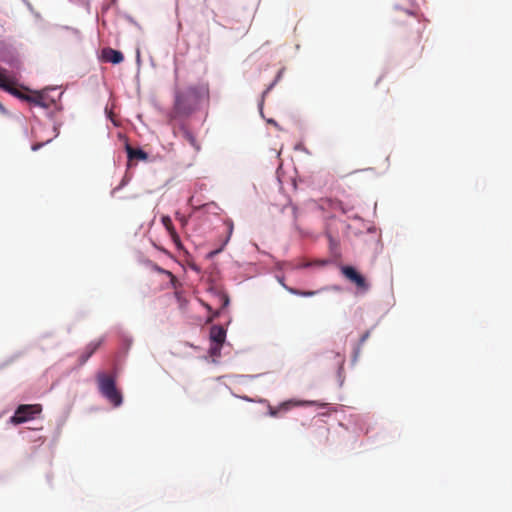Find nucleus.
<instances>
[{
    "mask_svg": "<svg viewBox=\"0 0 512 512\" xmlns=\"http://www.w3.org/2000/svg\"><path fill=\"white\" fill-rule=\"evenodd\" d=\"M51 141V139H48L46 140L45 142H41V143H35L32 145L31 149L33 151H37L39 150L41 147H43L45 144L49 143Z\"/></svg>",
    "mask_w": 512,
    "mask_h": 512,
    "instance_id": "20",
    "label": "nucleus"
},
{
    "mask_svg": "<svg viewBox=\"0 0 512 512\" xmlns=\"http://www.w3.org/2000/svg\"><path fill=\"white\" fill-rule=\"evenodd\" d=\"M269 123H272L273 125L277 126V123L273 120H270Z\"/></svg>",
    "mask_w": 512,
    "mask_h": 512,
    "instance_id": "26",
    "label": "nucleus"
},
{
    "mask_svg": "<svg viewBox=\"0 0 512 512\" xmlns=\"http://www.w3.org/2000/svg\"><path fill=\"white\" fill-rule=\"evenodd\" d=\"M297 404L310 405V404H314V402L303 401V402H299V403H294L292 401H287V402H284L283 404H281L280 408L288 410L292 405H297Z\"/></svg>",
    "mask_w": 512,
    "mask_h": 512,
    "instance_id": "15",
    "label": "nucleus"
},
{
    "mask_svg": "<svg viewBox=\"0 0 512 512\" xmlns=\"http://www.w3.org/2000/svg\"><path fill=\"white\" fill-rule=\"evenodd\" d=\"M368 337H369V332L367 331V332H365V333L361 336L360 341H359V342H360V344H363V343L368 339Z\"/></svg>",
    "mask_w": 512,
    "mask_h": 512,
    "instance_id": "23",
    "label": "nucleus"
},
{
    "mask_svg": "<svg viewBox=\"0 0 512 512\" xmlns=\"http://www.w3.org/2000/svg\"><path fill=\"white\" fill-rule=\"evenodd\" d=\"M270 414H271L272 416H276V415H277V411H276V410H274V409H270Z\"/></svg>",
    "mask_w": 512,
    "mask_h": 512,
    "instance_id": "25",
    "label": "nucleus"
},
{
    "mask_svg": "<svg viewBox=\"0 0 512 512\" xmlns=\"http://www.w3.org/2000/svg\"><path fill=\"white\" fill-rule=\"evenodd\" d=\"M220 299L222 301L221 308L224 309L229 305V297L226 294H222L220 296Z\"/></svg>",
    "mask_w": 512,
    "mask_h": 512,
    "instance_id": "18",
    "label": "nucleus"
},
{
    "mask_svg": "<svg viewBox=\"0 0 512 512\" xmlns=\"http://www.w3.org/2000/svg\"><path fill=\"white\" fill-rule=\"evenodd\" d=\"M221 250H222V248H220L219 250H216L215 252H212V254L219 253Z\"/></svg>",
    "mask_w": 512,
    "mask_h": 512,
    "instance_id": "27",
    "label": "nucleus"
},
{
    "mask_svg": "<svg viewBox=\"0 0 512 512\" xmlns=\"http://www.w3.org/2000/svg\"><path fill=\"white\" fill-rule=\"evenodd\" d=\"M97 382L100 393L114 406L122 404V394L117 390L115 380L105 373L97 375Z\"/></svg>",
    "mask_w": 512,
    "mask_h": 512,
    "instance_id": "3",
    "label": "nucleus"
},
{
    "mask_svg": "<svg viewBox=\"0 0 512 512\" xmlns=\"http://www.w3.org/2000/svg\"><path fill=\"white\" fill-rule=\"evenodd\" d=\"M224 224L226 225V227H227V231H228V236H227V238H226V240H225V242H224V245H226V244H227V242L229 241V239H230L231 235H232V232H233V222H232V220H229V219H228V220H226V221L224 222Z\"/></svg>",
    "mask_w": 512,
    "mask_h": 512,
    "instance_id": "16",
    "label": "nucleus"
},
{
    "mask_svg": "<svg viewBox=\"0 0 512 512\" xmlns=\"http://www.w3.org/2000/svg\"><path fill=\"white\" fill-rule=\"evenodd\" d=\"M168 277H169V279H170L171 285H172L174 288H176V287H177L178 280H177V278L175 277V275H174L172 272H170V273H168Z\"/></svg>",
    "mask_w": 512,
    "mask_h": 512,
    "instance_id": "22",
    "label": "nucleus"
},
{
    "mask_svg": "<svg viewBox=\"0 0 512 512\" xmlns=\"http://www.w3.org/2000/svg\"><path fill=\"white\" fill-rule=\"evenodd\" d=\"M341 273L344 277H346L350 282L354 283L358 289L361 291H367L369 289V284L367 283L365 277L361 275L354 267L352 266H342Z\"/></svg>",
    "mask_w": 512,
    "mask_h": 512,
    "instance_id": "5",
    "label": "nucleus"
},
{
    "mask_svg": "<svg viewBox=\"0 0 512 512\" xmlns=\"http://www.w3.org/2000/svg\"><path fill=\"white\" fill-rule=\"evenodd\" d=\"M182 130V135H183V138L192 146L194 147L197 151L200 150V145L196 139V137L194 136V134L189 130L187 129L186 127H182L181 128Z\"/></svg>",
    "mask_w": 512,
    "mask_h": 512,
    "instance_id": "12",
    "label": "nucleus"
},
{
    "mask_svg": "<svg viewBox=\"0 0 512 512\" xmlns=\"http://www.w3.org/2000/svg\"><path fill=\"white\" fill-rule=\"evenodd\" d=\"M5 72V70H0V88L12 95H18V90L14 87L16 84L15 79L8 77Z\"/></svg>",
    "mask_w": 512,
    "mask_h": 512,
    "instance_id": "8",
    "label": "nucleus"
},
{
    "mask_svg": "<svg viewBox=\"0 0 512 512\" xmlns=\"http://www.w3.org/2000/svg\"><path fill=\"white\" fill-rule=\"evenodd\" d=\"M90 358L89 354H87L86 352H83L80 356H79V364L80 365H83L86 363V361Z\"/></svg>",
    "mask_w": 512,
    "mask_h": 512,
    "instance_id": "21",
    "label": "nucleus"
},
{
    "mask_svg": "<svg viewBox=\"0 0 512 512\" xmlns=\"http://www.w3.org/2000/svg\"><path fill=\"white\" fill-rule=\"evenodd\" d=\"M399 33L407 42L410 49L420 47L422 40L423 24L410 12H404L399 19Z\"/></svg>",
    "mask_w": 512,
    "mask_h": 512,
    "instance_id": "2",
    "label": "nucleus"
},
{
    "mask_svg": "<svg viewBox=\"0 0 512 512\" xmlns=\"http://www.w3.org/2000/svg\"><path fill=\"white\" fill-rule=\"evenodd\" d=\"M209 98V87L206 83L189 86L185 91H176L170 119L188 117L198 107L199 103Z\"/></svg>",
    "mask_w": 512,
    "mask_h": 512,
    "instance_id": "1",
    "label": "nucleus"
},
{
    "mask_svg": "<svg viewBox=\"0 0 512 512\" xmlns=\"http://www.w3.org/2000/svg\"><path fill=\"white\" fill-rule=\"evenodd\" d=\"M15 96L44 108H49L55 104V100L50 98L45 91L34 92L32 95H25L18 90V95Z\"/></svg>",
    "mask_w": 512,
    "mask_h": 512,
    "instance_id": "6",
    "label": "nucleus"
},
{
    "mask_svg": "<svg viewBox=\"0 0 512 512\" xmlns=\"http://www.w3.org/2000/svg\"><path fill=\"white\" fill-rule=\"evenodd\" d=\"M153 269H154L156 272H158V273H160V274H164V275H166V276H168V273H170V271H168V270H166V269H164V268H162V267L158 266L157 264L153 265Z\"/></svg>",
    "mask_w": 512,
    "mask_h": 512,
    "instance_id": "19",
    "label": "nucleus"
},
{
    "mask_svg": "<svg viewBox=\"0 0 512 512\" xmlns=\"http://www.w3.org/2000/svg\"><path fill=\"white\" fill-rule=\"evenodd\" d=\"M283 286L285 287V289L288 292H290L291 294H294V295H299V296H303V297H310V296H314V295L317 294V291H301V290H298V289H295V288L287 287L284 284H283Z\"/></svg>",
    "mask_w": 512,
    "mask_h": 512,
    "instance_id": "13",
    "label": "nucleus"
},
{
    "mask_svg": "<svg viewBox=\"0 0 512 512\" xmlns=\"http://www.w3.org/2000/svg\"><path fill=\"white\" fill-rule=\"evenodd\" d=\"M221 347L222 346H218L217 344L212 343L211 346H210V353H211V355H213V356L220 355Z\"/></svg>",
    "mask_w": 512,
    "mask_h": 512,
    "instance_id": "17",
    "label": "nucleus"
},
{
    "mask_svg": "<svg viewBox=\"0 0 512 512\" xmlns=\"http://www.w3.org/2000/svg\"><path fill=\"white\" fill-rule=\"evenodd\" d=\"M103 340L102 339H99V340H95V341H92L90 342L86 348H85V351L87 354H89V356L91 357L97 350L98 348L101 346Z\"/></svg>",
    "mask_w": 512,
    "mask_h": 512,
    "instance_id": "14",
    "label": "nucleus"
},
{
    "mask_svg": "<svg viewBox=\"0 0 512 512\" xmlns=\"http://www.w3.org/2000/svg\"><path fill=\"white\" fill-rule=\"evenodd\" d=\"M161 222L163 224V226L165 227V229L168 231L169 235L171 236V238L176 242V241H179V236L173 226V223H172V220L169 216H163L161 218Z\"/></svg>",
    "mask_w": 512,
    "mask_h": 512,
    "instance_id": "11",
    "label": "nucleus"
},
{
    "mask_svg": "<svg viewBox=\"0 0 512 512\" xmlns=\"http://www.w3.org/2000/svg\"><path fill=\"white\" fill-rule=\"evenodd\" d=\"M310 265H311V263L305 262V263H302L301 265H299L298 267L299 268H306V267H309Z\"/></svg>",
    "mask_w": 512,
    "mask_h": 512,
    "instance_id": "24",
    "label": "nucleus"
},
{
    "mask_svg": "<svg viewBox=\"0 0 512 512\" xmlns=\"http://www.w3.org/2000/svg\"><path fill=\"white\" fill-rule=\"evenodd\" d=\"M124 56L122 52L112 49L110 47L104 48L101 51V60L107 63L119 64L123 61Z\"/></svg>",
    "mask_w": 512,
    "mask_h": 512,
    "instance_id": "7",
    "label": "nucleus"
},
{
    "mask_svg": "<svg viewBox=\"0 0 512 512\" xmlns=\"http://www.w3.org/2000/svg\"><path fill=\"white\" fill-rule=\"evenodd\" d=\"M126 151L129 160H142L145 161L148 159V154L142 149H135L130 145H126Z\"/></svg>",
    "mask_w": 512,
    "mask_h": 512,
    "instance_id": "10",
    "label": "nucleus"
},
{
    "mask_svg": "<svg viewBox=\"0 0 512 512\" xmlns=\"http://www.w3.org/2000/svg\"><path fill=\"white\" fill-rule=\"evenodd\" d=\"M42 406L40 404H22L19 405L10 418V422L14 425H19L35 418L36 415L40 414Z\"/></svg>",
    "mask_w": 512,
    "mask_h": 512,
    "instance_id": "4",
    "label": "nucleus"
},
{
    "mask_svg": "<svg viewBox=\"0 0 512 512\" xmlns=\"http://www.w3.org/2000/svg\"><path fill=\"white\" fill-rule=\"evenodd\" d=\"M226 339V330L222 326H212L210 329V340L212 343L222 346Z\"/></svg>",
    "mask_w": 512,
    "mask_h": 512,
    "instance_id": "9",
    "label": "nucleus"
}]
</instances>
